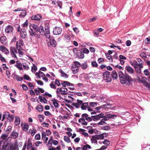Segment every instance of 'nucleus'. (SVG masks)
<instances>
[{
  "label": "nucleus",
  "instance_id": "nucleus-1",
  "mask_svg": "<svg viewBox=\"0 0 150 150\" xmlns=\"http://www.w3.org/2000/svg\"><path fill=\"white\" fill-rule=\"evenodd\" d=\"M121 83L127 85H129L133 81L131 77L127 74H125L124 76L120 80Z\"/></svg>",
  "mask_w": 150,
  "mask_h": 150
},
{
  "label": "nucleus",
  "instance_id": "nucleus-2",
  "mask_svg": "<svg viewBox=\"0 0 150 150\" xmlns=\"http://www.w3.org/2000/svg\"><path fill=\"white\" fill-rule=\"evenodd\" d=\"M24 46V43L22 40H20L17 42L16 47L17 50H18V53L19 55H22L24 54V52H23L24 50L23 48V47Z\"/></svg>",
  "mask_w": 150,
  "mask_h": 150
},
{
  "label": "nucleus",
  "instance_id": "nucleus-3",
  "mask_svg": "<svg viewBox=\"0 0 150 150\" xmlns=\"http://www.w3.org/2000/svg\"><path fill=\"white\" fill-rule=\"evenodd\" d=\"M103 80L106 82H110L112 80V78L110 73L108 71L104 72L103 74Z\"/></svg>",
  "mask_w": 150,
  "mask_h": 150
},
{
  "label": "nucleus",
  "instance_id": "nucleus-4",
  "mask_svg": "<svg viewBox=\"0 0 150 150\" xmlns=\"http://www.w3.org/2000/svg\"><path fill=\"white\" fill-rule=\"evenodd\" d=\"M47 44L48 46L49 47H55L57 45L56 41L54 38L52 37L49 40H47Z\"/></svg>",
  "mask_w": 150,
  "mask_h": 150
},
{
  "label": "nucleus",
  "instance_id": "nucleus-5",
  "mask_svg": "<svg viewBox=\"0 0 150 150\" xmlns=\"http://www.w3.org/2000/svg\"><path fill=\"white\" fill-rule=\"evenodd\" d=\"M15 47H11L10 48V52L12 57L14 58L15 59H17L18 58L16 55V54H18V51Z\"/></svg>",
  "mask_w": 150,
  "mask_h": 150
},
{
  "label": "nucleus",
  "instance_id": "nucleus-6",
  "mask_svg": "<svg viewBox=\"0 0 150 150\" xmlns=\"http://www.w3.org/2000/svg\"><path fill=\"white\" fill-rule=\"evenodd\" d=\"M103 115L104 114L101 113L98 115L91 116V117L93 118V120L94 121H96L103 118Z\"/></svg>",
  "mask_w": 150,
  "mask_h": 150
},
{
  "label": "nucleus",
  "instance_id": "nucleus-7",
  "mask_svg": "<svg viewBox=\"0 0 150 150\" xmlns=\"http://www.w3.org/2000/svg\"><path fill=\"white\" fill-rule=\"evenodd\" d=\"M83 102L81 100L78 99L76 103H73L72 105L74 107L78 108L81 107Z\"/></svg>",
  "mask_w": 150,
  "mask_h": 150
},
{
  "label": "nucleus",
  "instance_id": "nucleus-8",
  "mask_svg": "<svg viewBox=\"0 0 150 150\" xmlns=\"http://www.w3.org/2000/svg\"><path fill=\"white\" fill-rule=\"evenodd\" d=\"M62 31V29L59 27H55L54 29L53 33L56 35H59L61 34Z\"/></svg>",
  "mask_w": 150,
  "mask_h": 150
},
{
  "label": "nucleus",
  "instance_id": "nucleus-9",
  "mask_svg": "<svg viewBox=\"0 0 150 150\" xmlns=\"http://www.w3.org/2000/svg\"><path fill=\"white\" fill-rule=\"evenodd\" d=\"M13 26L9 25L6 27L5 32L7 33H9L13 32Z\"/></svg>",
  "mask_w": 150,
  "mask_h": 150
},
{
  "label": "nucleus",
  "instance_id": "nucleus-10",
  "mask_svg": "<svg viewBox=\"0 0 150 150\" xmlns=\"http://www.w3.org/2000/svg\"><path fill=\"white\" fill-rule=\"evenodd\" d=\"M42 18V16L40 14L33 15L31 17V19L32 20L39 21Z\"/></svg>",
  "mask_w": 150,
  "mask_h": 150
},
{
  "label": "nucleus",
  "instance_id": "nucleus-11",
  "mask_svg": "<svg viewBox=\"0 0 150 150\" xmlns=\"http://www.w3.org/2000/svg\"><path fill=\"white\" fill-rule=\"evenodd\" d=\"M81 117L84 118L86 121L88 122H91L92 121L93 118L92 119L91 117H89L88 115L86 113L83 114L81 115Z\"/></svg>",
  "mask_w": 150,
  "mask_h": 150
},
{
  "label": "nucleus",
  "instance_id": "nucleus-12",
  "mask_svg": "<svg viewBox=\"0 0 150 150\" xmlns=\"http://www.w3.org/2000/svg\"><path fill=\"white\" fill-rule=\"evenodd\" d=\"M117 115H112L109 114L107 115V116H105L103 115V118L104 120L105 121H106L109 119L110 118L113 119L115 117H116Z\"/></svg>",
  "mask_w": 150,
  "mask_h": 150
},
{
  "label": "nucleus",
  "instance_id": "nucleus-13",
  "mask_svg": "<svg viewBox=\"0 0 150 150\" xmlns=\"http://www.w3.org/2000/svg\"><path fill=\"white\" fill-rule=\"evenodd\" d=\"M79 123L82 125H87L88 124V122L86 121L84 118L82 117L79 119L78 120Z\"/></svg>",
  "mask_w": 150,
  "mask_h": 150
},
{
  "label": "nucleus",
  "instance_id": "nucleus-14",
  "mask_svg": "<svg viewBox=\"0 0 150 150\" xmlns=\"http://www.w3.org/2000/svg\"><path fill=\"white\" fill-rule=\"evenodd\" d=\"M44 34L45 35V37L47 39V40H49L51 38L50 37V30L49 28H45Z\"/></svg>",
  "mask_w": 150,
  "mask_h": 150
},
{
  "label": "nucleus",
  "instance_id": "nucleus-15",
  "mask_svg": "<svg viewBox=\"0 0 150 150\" xmlns=\"http://www.w3.org/2000/svg\"><path fill=\"white\" fill-rule=\"evenodd\" d=\"M97 139L101 140L104 139V137H106L107 136V134L106 133H103L100 135H95Z\"/></svg>",
  "mask_w": 150,
  "mask_h": 150
},
{
  "label": "nucleus",
  "instance_id": "nucleus-16",
  "mask_svg": "<svg viewBox=\"0 0 150 150\" xmlns=\"http://www.w3.org/2000/svg\"><path fill=\"white\" fill-rule=\"evenodd\" d=\"M125 69L129 74H132L134 72L133 69L129 66H126Z\"/></svg>",
  "mask_w": 150,
  "mask_h": 150
},
{
  "label": "nucleus",
  "instance_id": "nucleus-17",
  "mask_svg": "<svg viewBox=\"0 0 150 150\" xmlns=\"http://www.w3.org/2000/svg\"><path fill=\"white\" fill-rule=\"evenodd\" d=\"M21 126L22 129L25 132H27L28 131L29 128V125L26 123H25L23 124H21Z\"/></svg>",
  "mask_w": 150,
  "mask_h": 150
},
{
  "label": "nucleus",
  "instance_id": "nucleus-18",
  "mask_svg": "<svg viewBox=\"0 0 150 150\" xmlns=\"http://www.w3.org/2000/svg\"><path fill=\"white\" fill-rule=\"evenodd\" d=\"M81 66V64L80 63L78 62H75L72 64L71 67V68H77L79 69V67Z\"/></svg>",
  "mask_w": 150,
  "mask_h": 150
},
{
  "label": "nucleus",
  "instance_id": "nucleus-19",
  "mask_svg": "<svg viewBox=\"0 0 150 150\" xmlns=\"http://www.w3.org/2000/svg\"><path fill=\"white\" fill-rule=\"evenodd\" d=\"M56 93L57 97H59L60 98H61V95L62 96H64L67 94V93H63L62 91H60L59 92H57V89L56 91Z\"/></svg>",
  "mask_w": 150,
  "mask_h": 150
},
{
  "label": "nucleus",
  "instance_id": "nucleus-20",
  "mask_svg": "<svg viewBox=\"0 0 150 150\" xmlns=\"http://www.w3.org/2000/svg\"><path fill=\"white\" fill-rule=\"evenodd\" d=\"M51 101H52L53 105L55 108H59V103H58V102H59L58 100L56 99H54L53 100H52Z\"/></svg>",
  "mask_w": 150,
  "mask_h": 150
},
{
  "label": "nucleus",
  "instance_id": "nucleus-21",
  "mask_svg": "<svg viewBox=\"0 0 150 150\" xmlns=\"http://www.w3.org/2000/svg\"><path fill=\"white\" fill-rule=\"evenodd\" d=\"M18 61H16V64L15 65V66L19 70H22L23 68L22 67V64L21 63H18Z\"/></svg>",
  "mask_w": 150,
  "mask_h": 150
},
{
  "label": "nucleus",
  "instance_id": "nucleus-22",
  "mask_svg": "<svg viewBox=\"0 0 150 150\" xmlns=\"http://www.w3.org/2000/svg\"><path fill=\"white\" fill-rule=\"evenodd\" d=\"M112 77L113 79H116L118 78V75L116 72L113 70L112 71Z\"/></svg>",
  "mask_w": 150,
  "mask_h": 150
},
{
  "label": "nucleus",
  "instance_id": "nucleus-23",
  "mask_svg": "<svg viewBox=\"0 0 150 150\" xmlns=\"http://www.w3.org/2000/svg\"><path fill=\"white\" fill-rule=\"evenodd\" d=\"M35 75L37 76L39 78H40V77H44L45 76V74L40 71H39L38 72H36L35 74Z\"/></svg>",
  "mask_w": 150,
  "mask_h": 150
},
{
  "label": "nucleus",
  "instance_id": "nucleus-24",
  "mask_svg": "<svg viewBox=\"0 0 150 150\" xmlns=\"http://www.w3.org/2000/svg\"><path fill=\"white\" fill-rule=\"evenodd\" d=\"M88 104L87 103H83V102L82 103L81 106V108L82 110H85L87 108Z\"/></svg>",
  "mask_w": 150,
  "mask_h": 150
},
{
  "label": "nucleus",
  "instance_id": "nucleus-25",
  "mask_svg": "<svg viewBox=\"0 0 150 150\" xmlns=\"http://www.w3.org/2000/svg\"><path fill=\"white\" fill-rule=\"evenodd\" d=\"M21 37L23 38H25L27 36V34L25 30H24L23 31L21 30L20 33Z\"/></svg>",
  "mask_w": 150,
  "mask_h": 150
},
{
  "label": "nucleus",
  "instance_id": "nucleus-26",
  "mask_svg": "<svg viewBox=\"0 0 150 150\" xmlns=\"http://www.w3.org/2000/svg\"><path fill=\"white\" fill-rule=\"evenodd\" d=\"M67 88L66 87H62L60 88H57V91L58 92L62 91L63 93H67Z\"/></svg>",
  "mask_w": 150,
  "mask_h": 150
},
{
  "label": "nucleus",
  "instance_id": "nucleus-27",
  "mask_svg": "<svg viewBox=\"0 0 150 150\" xmlns=\"http://www.w3.org/2000/svg\"><path fill=\"white\" fill-rule=\"evenodd\" d=\"M20 123V119L18 116H16L15 117V123L16 125H19Z\"/></svg>",
  "mask_w": 150,
  "mask_h": 150
},
{
  "label": "nucleus",
  "instance_id": "nucleus-28",
  "mask_svg": "<svg viewBox=\"0 0 150 150\" xmlns=\"http://www.w3.org/2000/svg\"><path fill=\"white\" fill-rule=\"evenodd\" d=\"M35 109L38 112L42 111L43 110V106L40 105H38L36 107Z\"/></svg>",
  "mask_w": 150,
  "mask_h": 150
},
{
  "label": "nucleus",
  "instance_id": "nucleus-29",
  "mask_svg": "<svg viewBox=\"0 0 150 150\" xmlns=\"http://www.w3.org/2000/svg\"><path fill=\"white\" fill-rule=\"evenodd\" d=\"M38 31H39L40 34L42 35L44 34L45 31L43 29V28L42 26H40L39 28V29H38Z\"/></svg>",
  "mask_w": 150,
  "mask_h": 150
},
{
  "label": "nucleus",
  "instance_id": "nucleus-30",
  "mask_svg": "<svg viewBox=\"0 0 150 150\" xmlns=\"http://www.w3.org/2000/svg\"><path fill=\"white\" fill-rule=\"evenodd\" d=\"M36 132V130L35 128H33L32 130L31 129H29L28 133H30L32 136H33Z\"/></svg>",
  "mask_w": 150,
  "mask_h": 150
},
{
  "label": "nucleus",
  "instance_id": "nucleus-31",
  "mask_svg": "<svg viewBox=\"0 0 150 150\" xmlns=\"http://www.w3.org/2000/svg\"><path fill=\"white\" fill-rule=\"evenodd\" d=\"M9 116V113L8 112H5L3 115L2 120H4L6 118H8V116Z\"/></svg>",
  "mask_w": 150,
  "mask_h": 150
},
{
  "label": "nucleus",
  "instance_id": "nucleus-32",
  "mask_svg": "<svg viewBox=\"0 0 150 150\" xmlns=\"http://www.w3.org/2000/svg\"><path fill=\"white\" fill-rule=\"evenodd\" d=\"M6 37L4 36H1L0 38V42L1 43L3 44H5L6 43Z\"/></svg>",
  "mask_w": 150,
  "mask_h": 150
},
{
  "label": "nucleus",
  "instance_id": "nucleus-33",
  "mask_svg": "<svg viewBox=\"0 0 150 150\" xmlns=\"http://www.w3.org/2000/svg\"><path fill=\"white\" fill-rule=\"evenodd\" d=\"M41 102H43L44 103H47V100L45 98H42L41 96H39L38 97Z\"/></svg>",
  "mask_w": 150,
  "mask_h": 150
},
{
  "label": "nucleus",
  "instance_id": "nucleus-34",
  "mask_svg": "<svg viewBox=\"0 0 150 150\" xmlns=\"http://www.w3.org/2000/svg\"><path fill=\"white\" fill-rule=\"evenodd\" d=\"M30 28H33L34 29L36 30L37 32L38 30V27L37 25H36L33 24V25H30L29 26Z\"/></svg>",
  "mask_w": 150,
  "mask_h": 150
},
{
  "label": "nucleus",
  "instance_id": "nucleus-35",
  "mask_svg": "<svg viewBox=\"0 0 150 150\" xmlns=\"http://www.w3.org/2000/svg\"><path fill=\"white\" fill-rule=\"evenodd\" d=\"M97 139L95 135L92 136L91 138V141L92 143L97 144Z\"/></svg>",
  "mask_w": 150,
  "mask_h": 150
},
{
  "label": "nucleus",
  "instance_id": "nucleus-36",
  "mask_svg": "<svg viewBox=\"0 0 150 150\" xmlns=\"http://www.w3.org/2000/svg\"><path fill=\"white\" fill-rule=\"evenodd\" d=\"M22 12H21L20 14L19 15V16L20 17H24L26 15V12L25 10H23L21 11Z\"/></svg>",
  "mask_w": 150,
  "mask_h": 150
},
{
  "label": "nucleus",
  "instance_id": "nucleus-37",
  "mask_svg": "<svg viewBox=\"0 0 150 150\" xmlns=\"http://www.w3.org/2000/svg\"><path fill=\"white\" fill-rule=\"evenodd\" d=\"M37 69V67L34 64H33V66L31 68V71L33 73H35Z\"/></svg>",
  "mask_w": 150,
  "mask_h": 150
},
{
  "label": "nucleus",
  "instance_id": "nucleus-38",
  "mask_svg": "<svg viewBox=\"0 0 150 150\" xmlns=\"http://www.w3.org/2000/svg\"><path fill=\"white\" fill-rule=\"evenodd\" d=\"M130 64L133 66L134 68L136 67V65L137 64V62L136 60H134L132 61H130Z\"/></svg>",
  "mask_w": 150,
  "mask_h": 150
},
{
  "label": "nucleus",
  "instance_id": "nucleus-39",
  "mask_svg": "<svg viewBox=\"0 0 150 150\" xmlns=\"http://www.w3.org/2000/svg\"><path fill=\"white\" fill-rule=\"evenodd\" d=\"M44 117L43 115H38V120L40 122H42L43 121Z\"/></svg>",
  "mask_w": 150,
  "mask_h": 150
},
{
  "label": "nucleus",
  "instance_id": "nucleus-40",
  "mask_svg": "<svg viewBox=\"0 0 150 150\" xmlns=\"http://www.w3.org/2000/svg\"><path fill=\"white\" fill-rule=\"evenodd\" d=\"M91 146L88 144H86L83 146L82 149V150H87V149H91Z\"/></svg>",
  "mask_w": 150,
  "mask_h": 150
},
{
  "label": "nucleus",
  "instance_id": "nucleus-41",
  "mask_svg": "<svg viewBox=\"0 0 150 150\" xmlns=\"http://www.w3.org/2000/svg\"><path fill=\"white\" fill-rule=\"evenodd\" d=\"M32 143L29 140H28V142L27 146V150H28L30 148H32Z\"/></svg>",
  "mask_w": 150,
  "mask_h": 150
},
{
  "label": "nucleus",
  "instance_id": "nucleus-42",
  "mask_svg": "<svg viewBox=\"0 0 150 150\" xmlns=\"http://www.w3.org/2000/svg\"><path fill=\"white\" fill-rule=\"evenodd\" d=\"M50 88L53 89H56V87L55 85L54 82V81H52L50 85Z\"/></svg>",
  "mask_w": 150,
  "mask_h": 150
},
{
  "label": "nucleus",
  "instance_id": "nucleus-43",
  "mask_svg": "<svg viewBox=\"0 0 150 150\" xmlns=\"http://www.w3.org/2000/svg\"><path fill=\"white\" fill-rule=\"evenodd\" d=\"M29 32L30 35L32 36H34L35 35V32L32 28H30V29L29 30Z\"/></svg>",
  "mask_w": 150,
  "mask_h": 150
},
{
  "label": "nucleus",
  "instance_id": "nucleus-44",
  "mask_svg": "<svg viewBox=\"0 0 150 150\" xmlns=\"http://www.w3.org/2000/svg\"><path fill=\"white\" fill-rule=\"evenodd\" d=\"M105 56L109 60V61H110L111 62H112V59L111 57V56L108 54H107V53H105Z\"/></svg>",
  "mask_w": 150,
  "mask_h": 150
},
{
  "label": "nucleus",
  "instance_id": "nucleus-45",
  "mask_svg": "<svg viewBox=\"0 0 150 150\" xmlns=\"http://www.w3.org/2000/svg\"><path fill=\"white\" fill-rule=\"evenodd\" d=\"M77 56L79 58L82 59L84 58V55L83 53L79 52Z\"/></svg>",
  "mask_w": 150,
  "mask_h": 150
},
{
  "label": "nucleus",
  "instance_id": "nucleus-46",
  "mask_svg": "<svg viewBox=\"0 0 150 150\" xmlns=\"http://www.w3.org/2000/svg\"><path fill=\"white\" fill-rule=\"evenodd\" d=\"M64 39L67 41H69L70 39V36L67 34H65L64 36Z\"/></svg>",
  "mask_w": 150,
  "mask_h": 150
},
{
  "label": "nucleus",
  "instance_id": "nucleus-47",
  "mask_svg": "<svg viewBox=\"0 0 150 150\" xmlns=\"http://www.w3.org/2000/svg\"><path fill=\"white\" fill-rule=\"evenodd\" d=\"M81 66L82 68L83 69H86L88 67L87 64L86 63L82 64Z\"/></svg>",
  "mask_w": 150,
  "mask_h": 150
},
{
  "label": "nucleus",
  "instance_id": "nucleus-48",
  "mask_svg": "<svg viewBox=\"0 0 150 150\" xmlns=\"http://www.w3.org/2000/svg\"><path fill=\"white\" fill-rule=\"evenodd\" d=\"M16 77V80L18 81H21L23 80V78L20 77L18 75H14Z\"/></svg>",
  "mask_w": 150,
  "mask_h": 150
},
{
  "label": "nucleus",
  "instance_id": "nucleus-49",
  "mask_svg": "<svg viewBox=\"0 0 150 150\" xmlns=\"http://www.w3.org/2000/svg\"><path fill=\"white\" fill-rule=\"evenodd\" d=\"M18 135V133L15 132H13L11 134V136L13 138H16Z\"/></svg>",
  "mask_w": 150,
  "mask_h": 150
},
{
  "label": "nucleus",
  "instance_id": "nucleus-50",
  "mask_svg": "<svg viewBox=\"0 0 150 150\" xmlns=\"http://www.w3.org/2000/svg\"><path fill=\"white\" fill-rule=\"evenodd\" d=\"M143 63H137L136 66V67H135V68H138V67L139 68H142L143 67Z\"/></svg>",
  "mask_w": 150,
  "mask_h": 150
},
{
  "label": "nucleus",
  "instance_id": "nucleus-51",
  "mask_svg": "<svg viewBox=\"0 0 150 150\" xmlns=\"http://www.w3.org/2000/svg\"><path fill=\"white\" fill-rule=\"evenodd\" d=\"M119 76L120 78V80L121 78H122L124 76L123 72L121 71H119L118 72Z\"/></svg>",
  "mask_w": 150,
  "mask_h": 150
},
{
  "label": "nucleus",
  "instance_id": "nucleus-52",
  "mask_svg": "<svg viewBox=\"0 0 150 150\" xmlns=\"http://www.w3.org/2000/svg\"><path fill=\"white\" fill-rule=\"evenodd\" d=\"M8 136V135L7 134H4L1 136V138L3 140H5L7 139Z\"/></svg>",
  "mask_w": 150,
  "mask_h": 150
},
{
  "label": "nucleus",
  "instance_id": "nucleus-53",
  "mask_svg": "<svg viewBox=\"0 0 150 150\" xmlns=\"http://www.w3.org/2000/svg\"><path fill=\"white\" fill-rule=\"evenodd\" d=\"M41 135L42 139H45L46 136V134L45 132L44 131L42 132L41 133Z\"/></svg>",
  "mask_w": 150,
  "mask_h": 150
},
{
  "label": "nucleus",
  "instance_id": "nucleus-54",
  "mask_svg": "<svg viewBox=\"0 0 150 150\" xmlns=\"http://www.w3.org/2000/svg\"><path fill=\"white\" fill-rule=\"evenodd\" d=\"M71 70L72 71V72L74 74H76L79 71V69L77 68H71Z\"/></svg>",
  "mask_w": 150,
  "mask_h": 150
},
{
  "label": "nucleus",
  "instance_id": "nucleus-55",
  "mask_svg": "<svg viewBox=\"0 0 150 150\" xmlns=\"http://www.w3.org/2000/svg\"><path fill=\"white\" fill-rule=\"evenodd\" d=\"M110 107V104H105L101 106L102 108H108L109 107Z\"/></svg>",
  "mask_w": 150,
  "mask_h": 150
},
{
  "label": "nucleus",
  "instance_id": "nucleus-56",
  "mask_svg": "<svg viewBox=\"0 0 150 150\" xmlns=\"http://www.w3.org/2000/svg\"><path fill=\"white\" fill-rule=\"evenodd\" d=\"M64 141L68 143H69L70 142V139L67 136H64Z\"/></svg>",
  "mask_w": 150,
  "mask_h": 150
},
{
  "label": "nucleus",
  "instance_id": "nucleus-57",
  "mask_svg": "<svg viewBox=\"0 0 150 150\" xmlns=\"http://www.w3.org/2000/svg\"><path fill=\"white\" fill-rule=\"evenodd\" d=\"M101 129L103 130H108L110 129V128L108 126H105L102 127Z\"/></svg>",
  "mask_w": 150,
  "mask_h": 150
},
{
  "label": "nucleus",
  "instance_id": "nucleus-58",
  "mask_svg": "<svg viewBox=\"0 0 150 150\" xmlns=\"http://www.w3.org/2000/svg\"><path fill=\"white\" fill-rule=\"evenodd\" d=\"M105 123H106L105 122V121L102 119L98 124L99 125H104Z\"/></svg>",
  "mask_w": 150,
  "mask_h": 150
},
{
  "label": "nucleus",
  "instance_id": "nucleus-59",
  "mask_svg": "<svg viewBox=\"0 0 150 150\" xmlns=\"http://www.w3.org/2000/svg\"><path fill=\"white\" fill-rule=\"evenodd\" d=\"M24 78L26 79V80H29V81H30L31 80V79L30 77L28 75L26 74H25L24 75Z\"/></svg>",
  "mask_w": 150,
  "mask_h": 150
},
{
  "label": "nucleus",
  "instance_id": "nucleus-60",
  "mask_svg": "<svg viewBox=\"0 0 150 150\" xmlns=\"http://www.w3.org/2000/svg\"><path fill=\"white\" fill-rule=\"evenodd\" d=\"M89 105L91 106L94 107L97 106V103L95 102H91L90 103Z\"/></svg>",
  "mask_w": 150,
  "mask_h": 150
},
{
  "label": "nucleus",
  "instance_id": "nucleus-61",
  "mask_svg": "<svg viewBox=\"0 0 150 150\" xmlns=\"http://www.w3.org/2000/svg\"><path fill=\"white\" fill-rule=\"evenodd\" d=\"M60 148L59 146H57L56 148L52 147L49 149L48 150H60Z\"/></svg>",
  "mask_w": 150,
  "mask_h": 150
},
{
  "label": "nucleus",
  "instance_id": "nucleus-62",
  "mask_svg": "<svg viewBox=\"0 0 150 150\" xmlns=\"http://www.w3.org/2000/svg\"><path fill=\"white\" fill-rule=\"evenodd\" d=\"M28 21L26 20L25 22L22 25V26L24 27H26L28 26Z\"/></svg>",
  "mask_w": 150,
  "mask_h": 150
},
{
  "label": "nucleus",
  "instance_id": "nucleus-63",
  "mask_svg": "<svg viewBox=\"0 0 150 150\" xmlns=\"http://www.w3.org/2000/svg\"><path fill=\"white\" fill-rule=\"evenodd\" d=\"M103 143L106 146H108L110 144V142H109L107 140H105L103 142Z\"/></svg>",
  "mask_w": 150,
  "mask_h": 150
},
{
  "label": "nucleus",
  "instance_id": "nucleus-64",
  "mask_svg": "<svg viewBox=\"0 0 150 150\" xmlns=\"http://www.w3.org/2000/svg\"><path fill=\"white\" fill-rule=\"evenodd\" d=\"M91 65L93 67H97L98 66V64L96 61H93L91 62Z\"/></svg>",
  "mask_w": 150,
  "mask_h": 150
}]
</instances>
